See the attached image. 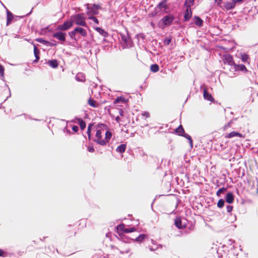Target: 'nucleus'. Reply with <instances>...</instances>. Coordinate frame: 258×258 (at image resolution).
Instances as JSON below:
<instances>
[{
    "instance_id": "nucleus-1",
    "label": "nucleus",
    "mask_w": 258,
    "mask_h": 258,
    "mask_svg": "<svg viewBox=\"0 0 258 258\" xmlns=\"http://www.w3.org/2000/svg\"><path fill=\"white\" fill-rule=\"evenodd\" d=\"M112 137V133L106 125L98 124L96 126V132L93 141L101 146L106 145Z\"/></svg>"
},
{
    "instance_id": "nucleus-2",
    "label": "nucleus",
    "mask_w": 258,
    "mask_h": 258,
    "mask_svg": "<svg viewBox=\"0 0 258 258\" xmlns=\"http://www.w3.org/2000/svg\"><path fill=\"white\" fill-rule=\"evenodd\" d=\"M71 19L73 23L83 27L87 26L85 16L84 13H80L71 16Z\"/></svg>"
},
{
    "instance_id": "nucleus-3",
    "label": "nucleus",
    "mask_w": 258,
    "mask_h": 258,
    "mask_svg": "<svg viewBox=\"0 0 258 258\" xmlns=\"http://www.w3.org/2000/svg\"><path fill=\"white\" fill-rule=\"evenodd\" d=\"M222 60L224 64V69H226V65L230 66L233 69L235 63L232 56L229 54H224L223 56Z\"/></svg>"
},
{
    "instance_id": "nucleus-4",
    "label": "nucleus",
    "mask_w": 258,
    "mask_h": 258,
    "mask_svg": "<svg viewBox=\"0 0 258 258\" xmlns=\"http://www.w3.org/2000/svg\"><path fill=\"white\" fill-rule=\"evenodd\" d=\"M111 248L113 249H117L120 251L121 253H128L130 251V248L128 245L125 242H121L118 247H117L115 246L112 245Z\"/></svg>"
},
{
    "instance_id": "nucleus-5",
    "label": "nucleus",
    "mask_w": 258,
    "mask_h": 258,
    "mask_svg": "<svg viewBox=\"0 0 258 258\" xmlns=\"http://www.w3.org/2000/svg\"><path fill=\"white\" fill-rule=\"evenodd\" d=\"M174 19L173 15H169L164 16L161 20L164 26L170 25Z\"/></svg>"
},
{
    "instance_id": "nucleus-6",
    "label": "nucleus",
    "mask_w": 258,
    "mask_h": 258,
    "mask_svg": "<svg viewBox=\"0 0 258 258\" xmlns=\"http://www.w3.org/2000/svg\"><path fill=\"white\" fill-rule=\"evenodd\" d=\"M73 26L72 20L71 21H67L64 22L62 24L59 25L56 28V30L59 31H66L68 30Z\"/></svg>"
},
{
    "instance_id": "nucleus-7",
    "label": "nucleus",
    "mask_w": 258,
    "mask_h": 258,
    "mask_svg": "<svg viewBox=\"0 0 258 258\" xmlns=\"http://www.w3.org/2000/svg\"><path fill=\"white\" fill-rule=\"evenodd\" d=\"M59 31L53 34V37L61 42H64L66 41V34Z\"/></svg>"
},
{
    "instance_id": "nucleus-8",
    "label": "nucleus",
    "mask_w": 258,
    "mask_h": 258,
    "mask_svg": "<svg viewBox=\"0 0 258 258\" xmlns=\"http://www.w3.org/2000/svg\"><path fill=\"white\" fill-rule=\"evenodd\" d=\"M203 97L205 100H208L211 102H214V99L212 96L211 94H210L207 90V88L204 87L203 90Z\"/></svg>"
},
{
    "instance_id": "nucleus-9",
    "label": "nucleus",
    "mask_w": 258,
    "mask_h": 258,
    "mask_svg": "<svg viewBox=\"0 0 258 258\" xmlns=\"http://www.w3.org/2000/svg\"><path fill=\"white\" fill-rule=\"evenodd\" d=\"M236 6V3L234 2H227L224 4L222 8V9L224 10H230L231 9H232L235 7Z\"/></svg>"
},
{
    "instance_id": "nucleus-10",
    "label": "nucleus",
    "mask_w": 258,
    "mask_h": 258,
    "mask_svg": "<svg viewBox=\"0 0 258 258\" xmlns=\"http://www.w3.org/2000/svg\"><path fill=\"white\" fill-rule=\"evenodd\" d=\"M233 69L234 70V71L235 72L241 71L244 73H247L248 72V70L246 69V67L242 64H236V63H235V65Z\"/></svg>"
},
{
    "instance_id": "nucleus-11",
    "label": "nucleus",
    "mask_w": 258,
    "mask_h": 258,
    "mask_svg": "<svg viewBox=\"0 0 258 258\" xmlns=\"http://www.w3.org/2000/svg\"><path fill=\"white\" fill-rule=\"evenodd\" d=\"M192 15L191 9L190 8H186V11L184 15V19L185 21H187L191 18Z\"/></svg>"
},
{
    "instance_id": "nucleus-12",
    "label": "nucleus",
    "mask_w": 258,
    "mask_h": 258,
    "mask_svg": "<svg viewBox=\"0 0 258 258\" xmlns=\"http://www.w3.org/2000/svg\"><path fill=\"white\" fill-rule=\"evenodd\" d=\"M234 137H238L239 138H244V136L240 133L235 132H232L228 134H227L225 137L226 138H231Z\"/></svg>"
},
{
    "instance_id": "nucleus-13",
    "label": "nucleus",
    "mask_w": 258,
    "mask_h": 258,
    "mask_svg": "<svg viewBox=\"0 0 258 258\" xmlns=\"http://www.w3.org/2000/svg\"><path fill=\"white\" fill-rule=\"evenodd\" d=\"M7 25H9L13 20L14 17L12 13L8 10H7Z\"/></svg>"
},
{
    "instance_id": "nucleus-14",
    "label": "nucleus",
    "mask_w": 258,
    "mask_h": 258,
    "mask_svg": "<svg viewBox=\"0 0 258 258\" xmlns=\"http://www.w3.org/2000/svg\"><path fill=\"white\" fill-rule=\"evenodd\" d=\"M75 31H77V33H79L84 37H85L87 35V32L86 30L82 27H76L75 29Z\"/></svg>"
},
{
    "instance_id": "nucleus-15",
    "label": "nucleus",
    "mask_w": 258,
    "mask_h": 258,
    "mask_svg": "<svg viewBox=\"0 0 258 258\" xmlns=\"http://www.w3.org/2000/svg\"><path fill=\"white\" fill-rule=\"evenodd\" d=\"M226 201L229 204H231L234 201V196L232 192L227 194L225 197Z\"/></svg>"
},
{
    "instance_id": "nucleus-16",
    "label": "nucleus",
    "mask_w": 258,
    "mask_h": 258,
    "mask_svg": "<svg viewBox=\"0 0 258 258\" xmlns=\"http://www.w3.org/2000/svg\"><path fill=\"white\" fill-rule=\"evenodd\" d=\"M174 224L178 229L183 228L181 219L180 217H177L174 219Z\"/></svg>"
},
{
    "instance_id": "nucleus-17",
    "label": "nucleus",
    "mask_w": 258,
    "mask_h": 258,
    "mask_svg": "<svg viewBox=\"0 0 258 258\" xmlns=\"http://www.w3.org/2000/svg\"><path fill=\"white\" fill-rule=\"evenodd\" d=\"M95 30H96L100 35H101L104 37H106L108 36V33L104 30L103 29L100 27H96L95 28Z\"/></svg>"
},
{
    "instance_id": "nucleus-18",
    "label": "nucleus",
    "mask_w": 258,
    "mask_h": 258,
    "mask_svg": "<svg viewBox=\"0 0 258 258\" xmlns=\"http://www.w3.org/2000/svg\"><path fill=\"white\" fill-rule=\"evenodd\" d=\"M34 53L35 57L36 58L35 60H34V62H36L39 59V50L37 48V47L34 45Z\"/></svg>"
},
{
    "instance_id": "nucleus-19",
    "label": "nucleus",
    "mask_w": 258,
    "mask_h": 258,
    "mask_svg": "<svg viewBox=\"0 0 258 258\" xmlns=\"http://www.w3.org/2000/svg\"><path fill=\"white\" fill-rule=\"evenodd\" d=\"M88 104L92 107H97L99 105L97 102L92 99L91 97H90L88 100Z\"/></svg>"
},
{
    "instance_id": "nucleus-20",
    "label": "nucleus",
    "mask_w": 258,
    "mask_h": 258,
    "mask_svg": "<svg viewBox=\"0 0 258 258\" xmlns=\"http://www.w3.org/2000/svg\"><path fill=\"white\" fill-rule=\"evenodd\" d=\"M48 64L52 68H56L58 63L56 59L50 60L47 62Z\"/></svg>"
},
{
    "instance_id": "nucleus-21",
    "label": "nucleus",
    "mask_w": 258,
    "mask_h": 258,
    "mask_svg": "<svg viewBox=\"0 0 258 258\" xmlns=\"http://www.w3.org/2000/svg\"><path fill=\"white\" fill-rule=\"evenodd\" d=\"M126 147V146L125 144L120 145L117 147V148L116 149V152L120 153H124L125 151Z\"/></svg>"
},
{
    "instance_id": "nucleus-22",
    "label": "nucleus",
    "mask_w": 258,
    "mask_h": 258,
    "mask_svg": "<svg viewBox=\"0 0 258 258\" xmlns=\"http://www.w3.org/2000/svg\"><path fill=\"white\" fill-rule=\"evenodd\" d=\"M176 134L179 136H183L184 133V130L181 125H180L177 128H176L175 130Z\"/></svg>"
},
{
    "instance_id": "nucleus-23",
    "label": "nucleus",
    "mask_w": 258,
    "mask_h": 258,
    "mask_svg": "<svg viewBox=\"0 0 258 258\" xmlns=\"http://www.w3.org/2000/svg\"><path fill=\"white\" fill-rule=\"evenodd\" d=\"M194 21L195 24L199 26H202L203 24V20L198 16H195L194 17Z\"/></svg>"
},
{
    "instance_id": "nucleus-24",
    "label": "nucleus",
    "mask_w": 258,
    "mask_h": 258,
    "mask_svg": "<svg viewBox=\"0 0 258 258\" xmlns=\"http://www.w3.org/2000/svg\"><path fill=\"white\" fill-rule=\"evenodd\" d=\"M195 0H185L184 3V6L186 8H190L192 6L195 4Z\"/></svg>"
},
{
    "instance_id": "nucleus-25",
    "label": "nucleus",
    "mask_w": 258,
    "mask_h": 258,
    "mask_svg": "<svg viewBox=\"0 0 258 258\" xmlns=\"http://www.w3.org/2000/svg\"><path fill=\"white\" fill-rule=\"evenodd\" d=\"M240 58L243 62H248L250 60L249 55L245 53H241L240 54Z\"/></svg>"
},
{
    "instance_id": "nucleus-26",
    "label": "nucleus",
    "mask_w": 258,
    "mask_h": 258,
    "mask_svg": "<svg viewBox=\"0 0 258 258\" xmlns=\"http://www.w3.org/2000/svg\"><path fill=\"white\" fill-rule=\"evenodd\" d=\"M147 237V235L146 234H141L138 237L136 238V241L138 242H143L146 238Z\"/></svg>"
},
{
    "instance_id": "nucleus-27",
    "label": "nucleus",
    "mask_w": 258,
    "mask_h": 258,
    "mask_svg": "<svg viewBox=\"0 0 258 258\" xmlns=\"http://www.w3.org/2000/svg\"><path fill=\"white\" fill-rule=\"evenodd\" d=\"M150 70L154 73L157 72L159 70V67L157 64H152L150 67Z\"/></svg>"
},
{
    "instance_id": "nucleus-28",
    "label": "nucleus",
    "mask_w": 258,
    "mask_h": 258,
    "mask_svg": "<svg viewBox=\"0 0 258 258\" xmlns=\"http://www.w3.org/2000/svg\"><path fill=\"white\" fill-rule=\"evenodd\" d=\"M78 120L81 130H84L86 127L85 122L81 118H78Z\"/></svg>"
},
{
    "instance_id": "nucleus-29",
    "label": "nucleus",
    "mask_w": 258,
    "mask_h": 258,
    "mask_svg": "<svg viewBox=\"0 0 258 258\" xmlns=\"http://www.w3.org/2000/svg\"><path fill=\"white\" fill-rule=\"evenodd\" d=\"M126 102V100L123 97H118L114 101V103H118L120 102L124 103Z\"/></svg>"
},
{
    "instance_id": "nucleus-30",
    "label": "nucleus",
    "mask_w": 258,
    "mask_h": 258,
    "mask_svg": "<svg viewBox=\"0 0 258 258\" xmlns=\"http://www.w3.org/2000/svg\"><path fill=\"white\" fill-rule=\"evenodd\" d=\"M158 7L160 9H166L167 8L166 1L165 0L161 2L158 4Z\"/></svg>"
},
{
    "instance_id": "nucleus-31",
    "label": "nucleus",
    "mask_w": 258,
    "mask_h": 258,
    "mask_svg": "<svg viewBox=\"0 0 258 258\" xmlns=\"http://www.w3.org/2000/svg\"><path fill=\"white\" fill-rule=\"evenodd\" d=\"M87 14L88 16H89L88 18L89 19L93 20L94 21V22L95 23H96V24H99V21H98V20L95 17L90 16L89 12H87Z\"/></svg>"
},
{
    "instance_id": "nucleus-32",
    "label": "nucleus",
    "mask_w": 258,
    "mask_h": 258,
    "mask_svg": "<svg viewBox=\"0 0 258 258\" xmlns=\"http://www.w3.org/2000/svg\"><path fill=\"white\" fill-rule=\"evenodd\" d=\"M227 190V188H225V187H222L221 188H220L216 192V195L218 196V197H220V195L221 194L226 191Z\"/></svg>"
},
{
    "instance_id": "nucleus-33",
    "label": "nucleus",
    "mask_w": 258,
    "mask_h": 258,
    "mask_svg": "<svg viewBox=\"0 0 258 258\" xmlns=\"http://www.w3.org/2000/svg\"><path fill=\"white\" fill-rule=\"evenodd\" d=\"M36 41L41 43H42L44 45H47L49 43V42L47 41H46L41 38H37L36 39Z\"/></svg>"
},
{
    "instance_id": "nucleus-34",
    "label": "nucleus",
    "mask_w": 258,
    "mask_h": 258,
    "mask_svg": "<svg viewBox=\"0 0 258 258\" xmlns=\"http://www.w3.org/2000/svg\"><path fill=\"white\" fill-rule=\"evenodd\" d=\"M224 205V200L221 199L219 200L218 203H217V206L219 208H222Z\"/></svg>"
},
{
    "instance_id": "nucleus-35",
    "label": "nucleus",
    "mask_w": 258,
    "mask_h": 258,
    "mask_svg": "<svg viewBox=\"0 0 258 258\" xmlns=\"http://www.w3.org/2000/svg\"><path fill=\"white\" fill-rule=\"evenodd\" d=\"M116 229L119 232V231H122L124 232V230L125 229L124 228V225L123 224H120V225H118L117 227H116Z\"/></svg>"
},
{
    "instance_id": "nucleus-36",
    "label": "nucleus",
    "mask_w": 258,
    "mask_h": 258,
    "mask_svg": "<svg viewBox=\"0 0 258 258\" xmlns=\"http://www.w3.org/2000/svg\"><path fill=\"white\" fill-rule=\"evenodd\" d=\"M136 229L135 228L132 227L130 228H125L124 230V233H130L135 231Z\"/></svg>"
},
{
    "instance_id": "nucleus-37",
    "label": "nucleus",
    "mask_w": 258,
    "mask_h": 258,
    "mask_svg": "<svg viewBox=\"0 0 258 258\" xmlns=\"http://www.w3.org/2000/svg\"><path fill=\"white\" fill-rule=\"evenodd\" d=\"M182 136H184L185 138H186L187 139H188L189 140V143H190L191 146H192V140L191 139V137L187 134L183 135Z\"/></svg>"
},
{
    "instance_id": "nucleus-38",
    "label": "nucleus",
    "mask_w": 258,
    "mask_h": 258,
    "mask_svg": "<svg viewBox=\"0 0 258 258\" xmlns=\"http://www.w3.org/2000/svg\"><path fill=\"white\" fill-rule=\"evenodd\" d=\"M171 41V37H166L164 40V44L165 45H169Z\"/></svg>"
},
{
    "instance_id": "nucleus-39",
    "label": "nucleus",
    "mask_w": 258,
    "mask_h": 258,
    "mask_svg": "<svg viewBox=\"0 0 258 258\" xmlns=\"http://www.w3.org/2000/svg\"><path fill=\"white\" fill-rule=\"evenodd\" d=\"M91 126H92V124H90L89 125V126H88L87 132V133L88 134V138H89V140L90 139V137H91Z\"/></svg>"
},
{
    "instance_id": "nucleus-40",
    "label": "nucleus",
    "mask_w": 258,
    "mask_h": 258,
    "mask_svg": "<svg viewBox=\"0 0 258 258\" xmlns=\"http://www.w3.org/2000/svg\"><path fill=\"white\" fill-rule=\"evenodd\" d=\"M77 33V31H75V29L73 31H71L70 32H69V35L70 36V37L72 38H75V36L76 35Z\"/></svg>"
},
{
    "instance_id": "nucleus-41",
    "label": "nucleus",
    "mask_w": 258,
    "mask_h": 258,
    "mask_svg": "<svg viewBox=\"0 0 258 258\" xmlns=\"http://www.w3.org/2000/svg\"><path fill=\"white\" fill-rule=\"evenodd\" d=\"M4 71L5 69L1 64H0V74L1 76H4Z\"/></svg>"
},
{
    "instance_id": "nucleus-42",
    "label": "nucleus",
    "mask_w": 258,
    "mask_h": 258,
    "mask_svg": "<svg viewBox=\"0 0 258 258\" xmlns=\"http://www.w3.org/2000/svg\"><path fill=\"white\" fill-rule=\"evenodd\" d=\"M92 6V9H95L96 10H98L101 9V7L99 5L93 4Z\"/></svg>"
},
{
    "instance_id": "nucleus-43",
    "label": "nucleus",
    "mask_w": 258,
    "mask_h": 258,
    "mask_svg": "<svg viewBox=\"0 0 258 258\" xmlns=\"http://www.w3.org/2000/svg\"><path fill=\"white\" fill-rule=\"evenodd\" d=\"M121 39L122 41L124 42V43H126L127 42L128 37L125 35H121Z\"/></svg>"
},
{
    "instance_id": "nucleus-44",
    "label": "nucleus",
    "mask_w": 258,
    "mask_h": 258,
    "mask_svg": "<svg viewBox=\"0 0 258 258\" xmlns=\"http://www.w3.org/2000/svg\"><path fill=\"white\" fill-rule=\"evenodd\" d=\"M232 209H233V207L232 206L229 205L226 207V210H227V212L228 213L231 212L232 211Z\"/></svg>"
},
{
    "instance_id": "nucleus-45",
    "label": "nucleus",
    "mask_w": 258,
    "mask_h": 258,
    "mask_svg": "<svg viewBox=\"0 0 258 258\" xmlns=\"http://www.w3.org/2000/svg\"><path fill=\"white\" fill-rule=\"evenodd\" d=\"M142 115L146 118H148L150 117V114L148 112L145 111L142 113Z\"/></svg>"
},
{
    "instance_id": "nucleus-46",
    "label": "nucleus",
    "mask_w": 258,
    "mask_h": 258,
    "mask_svg": "<svg viewBox=\"0 0 258 258\" xmlns=\"http://www.w3.org/2000/svg\"><path fill=\"white\" fill-rule=\"evenodd\" d=\"M88 150L89 152H94L95 150L93 146H90L88 148Z\"/></svg>"
},
{
    "instance_id": "nucleus-47",
    "label": "nucleus",
    "mask_w": 258,
    "mask_h": 258,
    "mask_svg": "<svg viewBox=\"0 0 258 258\" xmlns=\"http://www.w3.org/2000/svg\"><path fill=\"white\" fill-rule=\"evenodd\" d=\"M72 130L75 132H77L79 130V127L78 126H76V125H74L73 127H72Z\"/></svg>"
},
{
    "instance_id": "nucleus-48",
    "label": "nucleus",
    "mask_w": 258,
    "mask_h": 258,
    "mask_svg": "<svg viewBox=\"0 0 258 258\" xmlns=\"http://www.w3.org/2000/svg\"><path fill=\"white\" fill-rule=\"evenodd\" d=\"M6 252L2 249H0V256H5Z\"/></svg>"
},
{
    "instance_id": "nucleus-49",
    "label": "nucleus",
    "mask_w": 258,
    "mask_h": 258,
    "mask_svg": "<svg viewBox=\"0 0 258 258\" xmlns=\"http://www.w3.org/2000/svg\"><path fill=\"white\" fill-rule=\"evenodd\" d=\"M222 1L223 0H215V3L218 6L221 7V4Z\"/></svg>"
},
{
    "instance_id": "nucleus-50",
    "label": "nucleus",
    "mask_w": 258,
    "mask_h": 258,
    "mask_svg": "<svg viewBox=\"0 0 258 258\" xmlns=\"http://www.w3.org/2000/svg\"><path fill=\"white\" fill-rule=\"evenodd\" d=\"M119 113L121 116L123 115V111L122 109H120L119 111Z\"/></svg>"
},
{
    "instance_id": "nucleus-51",
    "label": "nucleus",
    "mask_w": 258,
    "mask_h": 258,
    "mask_svg": "<svg viewBox=\"0 0 258 258\" xmlns=\"http://www.w3.org/2000/svg\"><path fill=\"white\" fill-rule=\"evenodd\" d=\"M115 120H116V121L117 122H119L120 120V117L119 116H117L116 117V118H115Z\"/></svg>"
},
{
    "instance_id": "nucleus-52",
    "label": "nucleus",
    "mask_w": 258,
    "mask_h": 258,
    "mask_svg": "<svg viewBox=\"0 0 258 258\" xmlns=\"http://www.w3.org/2000/svg\"><path fill=\"white\" fill-rule=\"evenodd\" d=\"M243 0H232V1L233 2H234L235 3H236V4L237 3H239V2H242Z\"/></svg>"
},
{
    "instance_id": "nucleus-53",
    "label": "nucleus",
    "mask_w": 258,
    "mask_h": 258,
    "mask_svg": "<svg viewBox=\"0 0 258 258\" xmlns=\"http://www.w3.org/2000/svg\"><path fill=\"white\" fill-rule=\"evenodd\" d=\"M93 14H94V15H96V14H98V12L95 11H94V10H93Z\"/></svg>"
},
{
    "instance_id": "nucleus-54",
    "label": "nucleus",
    "mask_w": 258,
    "mask_h": 258,
    "mask_svg": "<svg viewBox=\"0 0 258 258\" xmlns=\"http://www.w3.org/2000/svg\"><path fill=\"white\" fill-rule=\"evenodd\" d=\"M55 44H51L50 45L52 46V45H54Z\"/></svg>"
}]
</instances>
